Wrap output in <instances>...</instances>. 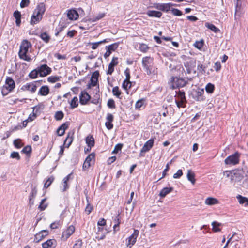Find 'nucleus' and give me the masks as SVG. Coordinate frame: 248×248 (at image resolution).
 <instances>
[{"instance_id":"obj_51","label":"nucleus","mask_w":248,"mask_h":248,"mask_svg":"<svg viewBox=\"0 0 248 248\" xmlns=\"http://www.w3.org/2000/svg\"><path fill=\"white\" fill-rule=\"evenodd\" d=\"M144 99H140L137 101L135 104V108L138 109L141 108L144 104Z\"/></svg>"},{"instance_id":"obj_31","label":"nucleus","mask_w":248,"mask_h":248,"mask_svg":"<svg viewBox=\"0 0 248 248\" xmlns=\"http://www.w3.org/2000/svg\"><path fill=\"white\" fill-rule=\"evenodd\" d=\"M236 198L238 199L240 204H245V206L248 205V198L243 197L240 195L237 196Z\"/></svg>"},{"instance_id":"obj_52","label":"nucleus","mask_w":248,"mask_h":248,"mask_svg":"<svg viewBox=\"0 0 248 248\" xmlns=\"http://www.w3.org/2000/svg\"><path fill=\"white\" fill-rule=\"evenodd\" d=\"M107 105L108 108H115V102L113 99H109L107 103Z\"/></svg>"},{"instance_id":"obj_20","label":"nucleus","mask_w":248,"mask_h":248,"mask_svg":"<svg viewBox=\"0 0 248 248\" xmlns=\"http://www.w3.org/2000/svg\"><path fill=\"white\" fill-rule=\"evenodd\" d=\"M42 18V16L38 15L37 13L34 12V14L31 17L30 23L31 25L35 24L38 23Z\"/></svg>"},{"instance_id":"obj_1","label":"nucleus","mask_w":248,"mask_h":248,"mask_svg":"<svg viewBox=\"0 0 248 248\" xmlns=\"http://www.w3.org/2000/svg\"><path fill=\"white\" fill-rule=\"evenodd\" d=\"M31 43L27 40H23L20 46L18 56L20 59L27 62H31V58L29 55V49L31 47Z\"/></svg>"},{"instance_id":"obj_11","label":"nucleus","mask_w":248,"mask_h":248,"mask_svg":"<svg viewBox=\"0 0 248 248\" xmlns=\"http://www.w3.org/2000/svg\"><path fill=\"white\" fill-rule=\"evenodd\" d=\"M37 89V86L36 85L32 82L27 83L26 84L23 85L21 88V90L23 91H29L31 93H34L35 92Z\"/></svg>"},{"instance_id":"obj_27","label":"nucleus","mask_w":248,"mask_h":248,"mask_svg":"<svg viewBox=\"0 0 248 248\" xmlns=\"http://www.w3.org/2000/svg\"><path fill=\"white\" fill-rule=\"evenodd\" d=\"M173 6H176V4L171 3H162L161 11L168 12L170 10L171 7Z\"/></svg>"},{"instance_id":"obj_37","label":"nucleus","mask_w":248,"mask_h":248,"mask_svg":"<svg viewBox=\"0 0 248 248\" xmlns=\"http://www.w3.org/2000/svg\"><path fill=\"white\" fill-rule=\"evenodd\" d=\"M46 200V198H45L43 199H42L40 203V205H39L38 208L41 211L44 210L47 206V204L45 203V202Z\"/></svg>"},{"instance_id":"obj_15","label":"nucleus","mask_w":248,"mask_h":248,"mask_svg":"<svg viewBox=\"0 0 248 248\" xmlns=\"http://www.w3.org/2000/svg\"><path fill=\"white\" fill-rule=\"evenodd\" d=\"M118 63V58L117 57H113L110 62V63L108 65V70L107 71V74L109 75H111L113 72L114 71V67L117 65Z\"/></svg>"},{"instance_id":"obj_62","label":"nucleus","mask_w":248,"mask_h":248,"mask_svg":"<svg viewBox=\"0 0 248 248\" xmlns=\"http://www.w3.org/2000/svg\"><path fill=\"white\" fill-rule=\"evenodd\" d=\"M183 175L182 170H178L176 173L174 174L173 177L175 179L180 178Z\"/></svg>"},{"instance_id":"obj_19","label":"nucleus","mask_w":248,"mask_h":248,"mask_svg":"<svg viewBox=\"0 0 248 248\" xmlns=\"http://www.w3.org/2000/svg\"><path fill=\"white\" fill-rule=\"evenodd\" d=\"M46 11L45 4L43 3H40L37 6L34 12L38 15L43 16Z\"/></svg>"},{"instance_id":"obj_6","label":"nucleus","mask_w":248,"mask_h":248,"mask_svg":"<svg viewBox=\"0 0 248 248\" xmlns=\"http://www.w3.org/2000/svg\"><path fill=\"white\" fill-rule=\"evenodd\" d=\"M239 154L236 152L234 154L228 156L224 161L225 164L229 165H235L239 162Z\"/></svg>"},{"instance_id":"obj_34","label":"nucleus","mask_w":248,"mask_h":248,"mask_svg":"<svg viewBox=\"0 0 248 248\" xmlns=\"http://www.w3.org/2000/svg\"><path fill=\"white\" fill-rule=\"evenodd\" d=\"M176 93L177 97V100L186 101L185 93L184 91H179L178 92H176Z\"/></svg>"},{"instance_id":"obj_13","label":"nucleus","mask_w":248,"mask_h":248,"mask_svg":"<svg viewBox=\"0 0 248 248\" xmlns=\"http://www.w3.org/2000/svg\"><path fill=\"white\" fill-rule=\"evenodd\" d=\"M204 90L203 89H198L195 91L192 94L193 98L198 101H201L204 99L203 94Z\"/></svg>"},{"instance_id":"obj_47","label":"nucleus","mask_w":248,"mask_h":248,"mask_svg":"<svg viewBox=\"0 0 248 248\" xmlns=\"http://www.w3.org/2000/svg\"><path fill=\"white\" fill-rule=\"evenodd\" d=\"M60 77L58 76H50L47 78V81L49 82L55 83L60 80Z\"/></svg>"},{"instance_id":"obj_2","label":"nucleus","mask_w":248,"mask_h":248,"mask_svg":"<svg viewBox=\"0 0 248 248\" xmlns=\"http://www.w3.org/2000/svg\"><path fill=\"white\" fill-rule=\"evenodd\" d=\"M143 69L148 75H155L157 69L154 66V59L151 57H144L142 60Z\"/></svg>"},{"instance_id":"obj_35","label":"nucleus","mask_w":248,"mask_h":248,"mask_svg":"<svg viewBox=\"0 0 248 248\" xmlns=\"http://www.w3.org/2000/svg\"><path fill=\"white\" fill-rule=\"evenodd\" d=\"M71 108H77L78 105V98L77 97H74L70 103Z\"/></svg>"},{"instance_id":"obj_46","label":"nucleus","mask_w":248,"mask_h":248,"mask_svg":"<svg viewBox=\"0 0 248 248\" xmlns=\"http://www.w3.org/2000/svg\"><path fill=\"white\" fill-rule=\"evenodd\" d=\"M73 133H69L68 134V135L67 136L66 139L65 140L64 143L65 144L66 141H68V143L67 145V147H69V146L71 144L73 141Z\"/></svg>"},{"instance_id":"obj_36","label":"nucleus","mask_w":248,"mask_h":248,"mask_svg":"<svg viewBox=\"0 0 248 248\" xmlns=\"http://www.w3.org/2000/svg\"><path fill=\"white\" fill-rule=\"evenodd\" d=\"M39 75L37 68L31 71L29 74V76L31 78H36L38 75Z\"/></svg>"},{"instance_id":"obj_60","label":"nucleus","mask_w":248,"mask_h":248,"mask_svg":"<svg viewBox=\"0 0 248 248\" xmlns=\"http://www.w3.org/2000/svg\"><path fill=\"white\" fill-rule=\"evenodd\" d=\"M60 225V221H57L53 222L51 223L50 225V227L52 229H55L58 228L59 226Z\"/></svg>"},{"instance_id":"obj_16","label":"nucleus","mask_w":248,"mask_h":248,"mask_svg":"<svg viewBox=\"0 0 248 248\" xmlns=\"http://www.w3.org/2000/svg\"><path fill=\"white\" fill-rule=\"evenodd\" d=\"M67 17L71 20H77L78 17V12L74 9H70L67 11Z\"/></svg>"},{"instance_id":"obj_23","label":"nucleus","mask_w":248,"mask_h":248,"mask_svg":"<svg viewBox=\"0 0 248 248\" xmlns=\"http://www.w3.org/2000/svg\"><path fill=\"white\" fill-rule=\"evenodd\" d=\"M147 15L149 17H160L162 14L160 11H154V10H149L147 12Z\"/></svg>"},{"instance_id":"obj_17","label":"nucleus","mask_w":248,"mask_h":248,"mask_svg":"<svg viewBox=\"0 0 248 248\" xmlns=\"http://www.w3.org/2000/svg\"><path fill=\"white\" fill-rule=\"evenodd\" d=\"M154 144V140L150 139L147 142H145L143 147L141 149V153L148 152L151 149Z\"/></svg>"},{"instance_id":"obj_57","label":"nucleus","mask_w":248,"mask_h":248,"mask_svg":"<svg viewBox=\"0 0 248 248\" xmlns=\"http://www.w3.org/2000/svg\"><path fill=\"white\" fill-rule=\"evenodd\" d=\"M203 42L202 41H196L194 44L195 47L199 49H201L203 47Z\"/></svg>"},{"instance_id":"obj_42","label":"nucleus","mask_w":248,"mask_h":248,"mask_svg":"<svg viewBox=\"0 0 248 248\" xmlns=\"http://www.w3.org/2000/svg\"><path fill=\"white\" fill-rule=\"evenodd\" d=\"M214 85L210 83H208L205 87L206 91L209 93H212L214 91Z\"/></svg>"},{"instance_id":"obj_40","label":"nucleus","mask_w":248,"mask_h":248,"mask_svg":"<svg viewBox=\"0 0 248 248\" xmlns=\"http://www.w3.org/2000/svg\"><path fill=\"white\" fill-rule=\"evenodd\" d=\"M54 180V177L53 176H51L49 177L46 181V182L44 184V187L45 188H47L50 185L52 184V183Z\"/></svg>"},{"instance_id":"obj_4","label":"nucleus","mask_w":248,"mask_h":248,"mask_svg":"<svg viewBox=\"0 0 248 248\" xmlns=\"http://www.w3.org/2000/svg\"><path fill=\"white\" fill-rule=\"evenodd\" d=\"M16 85L14 80L10 77H7L5 84L1 87V93L3 96L7 95L15 88Z\"/></svg>"},{"instance_id":"obj_63","label":"nucleus","mask_w":248,"mask_h":248,"mask_svg":"<svg viewBox=\"0 0 248 248\" xmlns=\"http://www.w3.org/2000/svg\"><path fill=\"white\" fill-rule=\"evenodd\" d=\"M124 74L126 76V78L125 79V80H130V70L128 68H127L124 72Z\"/></svg>"},{"instance_id":"obj_48","label":"nucleus","mask_w":248,"mask_h":248,"mask_svg":"<svg viewBox=\"0 0 248 248\" xmlns=\"http://www.w3.org/2000/svg\"><path fill=\"white\" fill-rule=\"evenodd\" d=\"M186 101L184 100H175V103L176 104L177 106L180 108H184L185 107V104L186 103Z\"/></svg>"},{"instance_id":"obj_12","label":"nucleus","mask_w":248,"mask_h":248,"mask_svg":"<svg viewBox=\"0 0 248 248\" xmlns=\"http://www.w3.org/2000/svg\"><path fill=\"white\" fill-rule=\"evenodd\" d=\"M91 99L90 95L85 91H82L79 96V102L81 105L87 104Z\"/></svg>"},{"instance_id":"obj_45","label":"nucleus","mask_w":248,"mask_h":248,"mask_svg":"<svg viewBox=\"0 0 248 248\" xmlns=\"http://www.w3.org/2000/svg\"><path fill=\"white\" fill-rule=\"evenodd\" d=\"M118 47V43H114L113 44H111L108 46H106V49H108V50H109L111 52L112 51H115Z\"/></svg>"},{"instance_id":"obj_50","label":"nucleus","mask_w":248,"mask_h":248,"mask_svg":"<svg viewBox=\"0 0 248 248\" xmlns=\"http://www.w3.org/2000/svg\"><path fill=\"white\" fill-rule=\"evenodd\" d=\"M10 157L12 158H15L17 160L20 159V156L17 152H13L11 153Z\"/></svg>"},{"instance_id":"obj_56","label":"nucleus","mask_w":248,"mask_h":248,"mask_svg":"<svg viewBox=\"0 0 248 248\" xmlns=\"http://www.w3.org/2000/svg\"><path fill=\"white\" fill-rule=\"evenodd\" d=\"M14 144L15 146L17 149H19L22 146L20 140L18 139L15 140L14 141Z\"/></svg>"},{"instance_id":"obj_29","label":"nucleus","mask_w":248,"mask_h":248,"mask_svg":"<svg viewBox=\"0 0 248 248\" xmlns=\"http://www.w3.org/2000/svg\"><path fill=\"white\" fill-rule=\"evenodd\" d=\"M37 193V190L36 187H34L30 194L29 200L30 203L31 204H33L34 201L33 198L36 196Z\"/></svg>"},{"instance_id":"obj_49","label":"nucleus","mask_w":248,"mask_h":248,"mask_svg":"<svg viewBox=\"0 0 248 248\" xmlns=\"http://www.w3.org/2000/svg\"><path fill=\"white\" fill-rule=\"evenodd\" d=\"M139 48L141 51L145 53L148 50L149 47L145 44H140Z\"/></svg>"},{"instance_id":"obj_28","label":"nucleus","mask_w":248,"mask_h":248,"mask_svg":"<svg viewBox=\"0 0 248 248\" xmlns=\"http://www.w3.org/2000/svg\"><path fill=\"white\" fill-rule=\"evenodd\" d=\"M49 93V89L46 86H43L39 91V93L42 96H46Z\"/></svg>"},{"instance_id":"obj_43","label":"nucleus","mask_w":248,"mask_h":248,"mask_svg":"<svg viewBox=\"0 0 248 248\" xmlns=\"http://www.w3.org/2000/svg\"><path fill=\"white\" fill-rule=\"evenodd\" d=\"M131 87V82L130 81V80H124L123 81V83L122 84V87L124 90H128V89H130Z\"/></svg>"},{"instance_id":"obj_24","label":"nucleus","mask_w":248,"mask_h":248,"mask_svg":"<svg viewBox=\"0 0 248 248\" xmlns=\"http://www.w3.org/2000/svg\"><path fill=\"white\" fill-rule=\"evenodd\" d=\"M86 143L90 148V149H87V150H90L91 148L94 145V139L93 137L91 135L88 136L86 138Z\"/></svg>"},{"instance_id":"obj_14","label":"nucleus","mask_w":248,"mask_h":248,"mask_svg":"<svg viewBox=\"0 0 248 248\" xmlns=\"http://www.w3.org/2000/svg\"><path fill=\"white\" fill-rule=\"evenodd\" d=\"M42 245L43 248H55L57 246V241L54 239H49L42 243Z\"/></svg>"},{"instance_id":"obj_41","label":"nucleus","mask_w":248,"mask_h":248,"mask_svg":"<svg viewBox=\"0 0 248 248\" xmlns=\"http://www.w3.org/2000/svg\"><path fill=\"white\" fill-rule=\"evenodd\" d=\"M112 93L113 95L116 96L117 98H120V96L121 94V92L119 90L118 86H115L112 89Z\"/></svg>"},{"instance_id":"obj_30","label":"nucleus","mask_w":248,"mask_h":248,"mask_svg":"<svg viewBox=\"0 0 248 248\" xmlns=\"http://www.w3.org/2000/svg\"><path fill=\"white\" fill-rule=\"evenodd\" d=\"M114 221L115 223L113 226V230L115 232L119 229V225L120 224V215L118 214L114 219Z\"/></svg>"},{"instance_id":"obj_9","label":"nucleus","mask_w":248,"mask_h":248,"mask_svg":"<svg viewBox=\"0 0 248 248\" xmlns=\"http://www.w3.org/2000/svg\"><path fill=\"white\" fill-rule=\"evenodd\" d=\"M75 228L73 225L69 226L67 229L62 233L61 239L62 240H66L75 232Z\"/></svg>"},{"instance_id":"obj_10","label":"nucleus","mask_w":248,"mask_h":248,"mask_svg":"<svg viewBox=\"0 0 248 248\" xmlns=\"http://www.w3.org/2000/svg\"><path fill=\"white\" fill-rule=\"evenodd\" d=\"M48 235V231L47 230H42L37 233H36L34 236V242L38 243L42 240L45 237Z\"/></svg>"},{"instance_id":"obj_64","label":"nucleus","mask_w":248,"mask_h":248,"mask_svg":"<svg viewBox=\"0 0 248 248\" xmlns=\"http://www.w3.org/2000/svg\"><path fill=\"white\" fill-rule=\"evenodd\" d=\"M82 244V243L81 240H78L76 242L72 248H80Z\"/></svg>"},{"instance_id":"obj_39","label":"nucleus","mask_w":248,"mask_h":248,"mask_svg":"<svg viewBox=\"0 0 248 248\" xmlns=\"http://www.w3.org/2000/svg\"><path fill=\"white\" fill-rule=\"evenodd\" d=\"M40 38L46 43H48L50 39V36L46 32H43L40 35Z\"/></svg>"},{"instance_id":"obj_26","label":"nucleus","mask_w":248,"mask_h":248,"mask_svg":"<svg viewBox=\"0 0 248 248\" xmlns=\"http://www.w3.org/2000/svg\"><path fill=\"white\" fill-rule=\"evenodd\" d=\"M172 190V187H165L161 190L159 195L161 197L164 198Z\"/></svg>"},{"instance_id":"obj_7","label":"nucleus","mask_w":248,"mask_h":248,"mask_svg":"<svg viewBox=\"0 0 248 248\" xmlns=\"http://www.w3.org/2000/svg\"><path fill=\"white\" fill-rule=\"evenodd\" d=\"M139 233L138 230H134L133 233L126 239V245L127 247L131 248L135 244Z\"/></svg>"},{"instance_id":"obj_8","label":"nucleus","mask_w":248,"mask_h":248,"mask_svg":"<svg viewBox=\"0 0 248 248\" xmlns=\"http://www.w3.org/2000/svg\"><path fill=\"white\" fill-rule=\"evenodd\" d=\"M39 76L40 77H46L50 74L52 71L51 68L46 64H43L37 67Z\"/></svg>"},{"instance_id":"obj_59","label":"nucleus","mask_w":248,"mask_h":248,"mask_svg":"<svg viewBox=\"0 0 248 248\" xmlns=\"http://www.w3.org/2000/svg\"><path fill=\"white\" fill-rule=\"evenodd\" d=\"M122 148V144H117L114 148V149L113 150L112 153L116 154L119 151L121 150Z\"/></svg>"},{"instance_id":"obj_58","label":"nucleus","mask_w":248,"mask_h":248,"mask_svg":"<svg viewBox=\"0 0 248 248\" xmlns=\"http://www.w3.org/2000/svg\"><path fill=\"white\" fill-rule=\"evenodd\" d=\"M94 154L92 153L86 157L85 161L88 162V163H89L90 164H91V161L94 158Z\"/></svg>"},{"instance_id":"obj_22","label":"nucleus","mask_w":248,"mask_h":248,"mask_svg":"<svg viewBox=\"0 0 248 248\" xmlns=\"http://www.w3.org/2000/svg\"><path fill=\"white\" fill-rule=\"evenodd\" d=\"M219 203L218 200L213 197H208L205 200V204L208 205H213Z\"/></svg>"},{"instance_id":"obj_21","label":"nucleus","mask_w":248,"mask_h":248,"mask_svg":"<svg viewBox=\"0 0 248 248\" xmlns=\"http://www.w3.org/2000/svg\"><path fill=\"white\" fill-rule=\"evenodd\" d=\"M71 175L72 173H70L63 178L62 183V185L63 186L62 191H65L69 188L68 182L69 181Z\"/></svg>"},{"instance_id":"obj_61","label":"nucleus","mask_w":248,"mask_h":248,"mask_svg":"<svg viewBox=\"0 0 248 248\" xmlns=\"http://www.w3.org/2000/svg\"><path fill=\"white\" fill-rule=\"evenodd\" d=\"M90 82H91V83L90 84H89V85H88V88H90L91 86H96L98 82V79H93V78H91Z\"/></svg>"},{"instance_id":"obj_18","label":"nucleus","mask_w":248,"mask_h":248,"mask_svg":"<svg viewBox=\"0 0 248 248\" xmlns=\"http://www.w3.org/2000/svg\"><path fill=\"white\" fill-rule=\"evenodd\" d=\"M68 122H66L62 124L57 130L58 135L60 136H62L64 134L65 130L68 128Z\"/></svg>"},{"instance_id":"obj_38","label":"nucleus","mask_w":248,"mask_h":248,"mask_svg":"<svg viewBox=\"0 0 248 248\" xmlns=\"http://www.w3.org/2000/svg\"><path fill=\"white\" fill-rule=\"evenodd\" d=\"M108 41L107 40V39H104L102 41H99V42H95V43H92L91 44L92 45V47L91 48L93 49H96L98 46L100 45V44H102L103 43H106V42H108Z\"/></svg>"},{"instance_id":"obj_33","label":"nucleus","mask_w":248,"mask_h":248,"mask_svg":"<svg viewBox=\"0 0 248 248\" xmlns=\"http://www.w3.org/2000/svg\"><path fill=\"white\" fill-rule=\"evenodd\" d=\"M205 26L215 33H217L220 31L218 28H217L214 25L212 24L206 23L205 24Z\"/></svg>"},{"instance_id":"obj_55","label":"nucleus","mask_w":248,"mask_h":248,"mask_svg":"<svg viewBox=\"0 0 248 248\" xmlns=\"http://www.w3.org/2000/svg\"><path fill=\"white\" fill-rule=\"evenodd\" d=\"M23 153L28 154L31 152V148L30 146H26L21 151Z\"/></svg>"},{"instance_id":"obj_53","label":"nucleus","mask_w":248,"mask_h":248,"mask_svg":"<svg viewBox=\"0 0 248 248\" xmlns=\"http://www.w3.org/2000/svg\"><path fill=\"white\" fill-rule=\"evenodd\" d=\"M171 11L173 15L174 16H180L182 15V12L178 9L172 8Z\"/></svg>"},{"instance_id":"obj_5","label":"nucleus","mask_w":248,"mask_h":248,"mask_svg":"<svg viewBox=\"0 0 248 248\" xmlns=\"http://www.w3.org/2000/svg\"><path fill=\"white\" fill-rule=\"evenodd\" d=\"M187 82L182 78L172 77L170 78V87L172 89H175L185 86Z\"/></svg>"},{"instance_id":"obj_54","label":"nucleus","mask_w":248,"mask_h":248,"mask_svg":"<svg viewBox=\"0 0 248 248\" xmlns=\"http://www.w3.org/2000/svg\"><path fill=\"white\" fill-rule=\"evenodd\" d=\"M205 66L201 63H199L197 65V69L201 72L202 74H204L205 73Z\"/></svg>"},{"instance_id":"obj_3","label":"nucleus","mask_w":248,"mask_h":248,"mask_svg":"<svg viewBox=\"0 0 248 248\" xmlns=\"http://www.w3.org/2000/svg\"><path fill=\"white\" fill-rule=\"evenodd\" d=\"M223 174L230 180V183L233 185L236 182H240L243 178L242 172L240 170H226Z\"/></svg>"},{"instance_id":"obj_44","label":"nucleus","mask_w":248,"mask_h":248,"mask_svg":"<svg viewBox=\"0 0 248 248\" xmlns=\"http://www.w3.org/2000/svg\"><path fill=\"white\" fill-rule=\"evenodd\" d=\"M54 117L57 121H60L63 118L64 114L62 111H58L55 113Z\"/></svg>"},{"instance_id":"obj_32","label":"nucleus","mask_w":248,"mask_h":248,"mask_svg":"<svg viewBox=\"0 0 248 248\" xmlns=\"http://www.w3.org/2000/svg\"><path fill=\"white\" fill-rule=\"evenodd\" d=\"M221 224L216 221H213L212 223V226L213 227V230L215 232H217L220 231L219 227L221 226Z\"/></svg>"},{"instance_id":"obj_25","label":"nucleus","mask_w":248,"mask_h":248,"mask_svg":"<svg viewBox=\"0 0 248 248\" xmlns=\"http://www.w3.org/2000/svg\"><path fill=\"white\" fill-rule=\"evenodd\" d=\"M195 173L192 171V170H187L186 175L187 178L192 184H194L195 183L196 180L195 179Z\"/></svg>"}]
</instances>
